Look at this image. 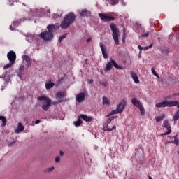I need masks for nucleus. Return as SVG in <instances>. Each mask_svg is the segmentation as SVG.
Here are the masks:
<instances>
[{"label": "nucleus", "mask_w": 179, "mask_h": 179, "mask_svg": "<svg viewBox=\"0 0 179 179\" xmlns=\"http://www.w3.org/2000/svg\"><path fill=\"white\" fill-rule=\"evenodd\" d=\"M76 20V16L73 12H70L65 15L63 21L60 24L62 29H68Z\"/></svg>", "instance_id": "nucleus-1"}, {"label": "nucleus", "mask_w": 179, "mask_h": 179, "mask_svg": "<svg viewBox=\"0 0 179 179\" xmlns=\"http://www.w3.org/2000/svg\"><path fill=\"white\" fill-rule=\"evenodd\" d=\"M38 100H39V101H45V103H46L45 105H43L42 106L43 110H44V111H48L50 107H51V104H52L53 106H57V104H59V103H61L62 101V100H59L57 101H53L52 102L51 99L44 95H42L39 97H38Z\"/></svg>", "instance_id": "nucleus-2"}, {"label": "nucleus", "mask_w": 179, "mask_h": 179, "mask_svg": "<svg viewBox=\"0 0 179 179\" xmlns=\"http://www.w3.org/2000/svg\"><path fill=\"white\" fill-rule=\"evenodd\" d=\"M110 30L112 31V37L116 45H120V29L117 27L115 23L110 24Z\"/></svg>", "instance_id": "nucleus-3"}, {"label": "nucleus", "mask_w": 179, "mask_h": 179, "mask_svg": "<svg viewBox=\"0 0 179 179\" xmlns=\"http://www.w3.org/2000/svg\"><path fill=\"white\" fill-rule=\"evenodd\" d=\"M117 117L115 116H111L110 117L106 122L103 125V131H105L106 132H111V131H117V127L115 125H113L111 128L109 127L108 125L111 124V121H113L115 120Z\"/></svg>", "instance_id": "nucleus-4"}, {"label": "nucleus", "mask_w": 179, "mask_h": 179, "mask_svg": "<svg viewBox=\"0 0 179 179\" xmlns=\"http://www.w3.org/2000/svg\"><path fill=\"white\" fill-rule=\"evenodd\" d=\"M178 104L177 101H164L161 103H156L155 107L157 108H162L164 107H176Z\"/></svg>", "instance_id": "nucleus-5"}, {"label": "nucleus", "mask_w": 179, "mask_h": 179, "mask_svg": "<svg viewBox=\"0 0 179 179\" xmlns=\"http://www.w3.org/2000/svg\"><path fill=\"white\" fill-rule=\"evenodd\" d=\"M40 37L42 40H45V41H50V40H52V38H54V34H51L48 31H44L40 34Z\"/></svg>", "instance_id": "nucleus-6"}, {"label": "nucleus", "mask_w": 179, "mask_h": 179, "mask_svg": "<svg viewBox=\"0 0 179 179\" xmlns=\"http://www.w3.org/2000/svg\"><path fill=\"white\" fill-rule=\"evenodd\" d=\"M99 16L103 22H113L115 20V17L108 15V14L99 13Z\"/></svg>", "instance_id": "nucleus-7"}, {"label": "nucleus", "mask_w": 179, "mask_h": 179, "mask_svg": "<svg viewBox=\"0 0 179 179\" xmlns=\"http://www.w3.org/2000/svg\"><path fill=\"white\" fill-rule=\"evenodd\" d=\"M7 58L11 62V64H15L16 62V52H15L13 50H10L7 54Z\"/></svg>", "instance_id": "nucleus-8"}, {"label": "nucleus", "mask_w": 179, "mask_h": 179, "mask_svg": "<svg viewBox=\"0 0 179 179\" xmlns=\"http://www.w3.org/2000/svg\"><path fill=\"white\" fill-rule=\"evenodd\" d=\"M164 128H166L168 130L166 132L162 134V135H170V133L171 132V126L170 125V122H169V120H165L163 122Z\"/></svg>", "instance_id": "nucleus-9"}, {"label": "nucleus", "mask_w": 179, "mask_h": 179, "mask_svg": "<svg viewBox=\"0 0 179 179\" xmlns=\"http://www.w3.org/2000/svg\"><path fill=\"white\" fill-rule=\"evenodd\" d=\"M127 106V100L123 99L122 101L117 106L116 109L119 110L120 113H122L124 111V109L125 108V106Z\"/></svg>", "instance_id": "nucleus-10"}, {"label": "nucleus", "mask_w": 179, "mask_h": 179, "mask_svg": "<svg viewBox=\"0 0 179 179\" xmlns=\"http://www.w3.org/2000/svg\"><path fill=\"white\" fill-rule=\"evenodd\" d=\"M99 45L101 47V50L102 51V55L105 59H107L108 58V54H107V50L106 49V47H104V45H103V43H100Z\"/></svg>", "instance_id": "nucleus-11"}, {"label": "nucleus", "mask_w": 179, "mask_h": 179, "mask_svg": "<svg viewBox=\"0 0 179 179\" xmlns=\"http://www.w3.org/2000/svg\"><path fill=\"white\" fill-rule=\"evenodd\" d=\"M76 99L78 103H83L85 101V92L78 93Z\"/></svg>", "instance_id": "nucleus-12"}, {"label": "nucleus", "mask_w": 179, "mask_h": 179, "mask_svg": "<svg viewBox=\"0 0 179 179\" xmlns=\"http://www.w3.org/2000/svg\"><path fill=\"white\" fill-rule=\"evenodd\" d=\"M80 118H82L85 122H92V121H93L92 116H87L85 114L80 115Z\"/></svg>", "instance_id": "nucleus-13"}, {"label": "nucleus", "mask_w": 179, "mask_h": 179, "mask_svg": "<svg viewBox=\"0 0 179 179\" xmlns=\"http://www.w3.org/2000/svg\"><path fill=\"white\" fill-rule=\"evenodd\" d=\"M24 131V126L22 124V122H18L17 127L15 130V134H20V132H23Z\"/></svg>", "instance_id": "nucleus-14"}, {"label": "nucleus", "mask_w": 179, "mask_h": 179, "mask_svg": "<svg viewBox=\"0 0 179 179\" xmlns=\"http://www.w3.org/2000/svg\"><path fill=\"white\" fill-rule=\"evenodd\" d=\"M131 103L135 107H137V108H139L140 107H142V103L139 100H138L136 98H133L131 99Z\"/></svg>", "instance_id": "nucleus-15"}, {"label": "nucleus", "mask_w": 179, "mask_h": 179, "mask_svg": "<svg viewBox=\"0 0 179 179\" xmlns=\"http://www.w3.org/2000/svg\"><path fill=\"white\" fill-rule=\"evenodd\" d=\"M48 31L52 34L57 30V26L55 24H50L47 27Z\"/></svg>", "instance_id": "nucleus-16"}, {"label": "nucleus", "mask_w": 179, "mask_h": 179, "mask_svg": "<svg viewBox=\"0 0 179 179\" xmlns=\"http://www.w3.org/2000/svg\"><path fill=\"white\" fill-rule=\"evenodd\" d=\"M110 62L112 63V66H114V68H116V69H120V70L124 69V67H122V66L118 65V64H117V62H115V60L110 59Z\"/></svg>", "instance_id": "nucleus-17"}, {"label": "nucleus", "mask_w": 179, "mask_h": 179, "mask_svg": "<svg viewBox=\"0 0 179 179\" xmlns=\"http://www.w3.org/2000/svg\"><path fill=\"white\" fill-rule=\"evenodd\" d=\"M131 76L135 83H139V77H138V75H136L135 72L131 71Z\"/></svg>", "instance_id": "nucleus-18"}, {"label": "nucleus", "mask_w": 179, "mask_h": 179, "mask_svg": "<svg viewBox=\"0 0 179 179\" xmlns=\"http://www.w3.org/2000/svg\"><path fill=\"white\" fill-rule=\"evenodd\" d=\"M80 16L89 17L90 16V12L87 10H82L80 13Z\"/></svg>", "instance_id": "nucleus-19"}, {"label": "nucleus", "mask_w": 179, "mask_h": 179, "mask_svg": "<svg viewBox=\"0 0 179 179\" xmlns=\"http://www.w3.org/2000/svg\"><path fill=\"white\" fill-rule=\"evenodd\" d=\"M1 120L2 121L1 127H2L3 128V127L6 126L8 120H6V117H5V116H0V121Z\"/></svg>", "instance_id": "nucleus-20"}, {"label": "nucleus", "mask_w": 179, "mask_h": 179, "mask_svg": "<svg viewBox=\"0 0 179 179\" xmlns=\"http://www.w3.org/2000/svg\"><path fill=\"white\" fill-rule=\"evenodd\" d=\"M65 97V92H59L56 94L57 99H64Z\"/></svg>", "instance_id": "nucleus-21"}, {"label": "nucleus", "mask_w": 179, "mask_h": 179, "mask_svg": "<svg viewBox=\"0 0 179 179\" xmlns=\"http://www.w3.org/2000/svg\"><path fill=\"white\" fill-rule=\"evenodd\" d=\"M55 85V84L54 83L47 82L45 83V88L47 90H50V89H52V87H54Z\"/></svg>", "instance_id": "nucleus-22"}, {"label": "nucleus", "mask_w": 179, "mask_h": 179, "mask_svg": "<svg viewBox=\"0 0 179 179\" xmlns=\"http://www.w3.org/2000/svg\"><path fill=\"white\" fill-rule=\"evenodd\" d=\"M80 115L78 116V120L74 122L75 127H80V124H83L82 120H80Z\"/></svg>", "instance_id": "nucleus-23"}, {"label": "nucleus", "mask_w": 179, "mask_h": 179, "mask_svg": "<svg viewBox=\"0 0 179 179\" xmlns=\"http://www.w3.org/2000/svg\"><path fill=\"white\" fill-rule=\"evenodd\" d=\"M103 104L104 106H109L110 105V100L106 96L103 97Z\"/></svg>", "instance_id": "nucleus-24"}, {"label": "nucleus", "mask_w": 179, "mask_h": 179, "mask_svg": "<svg viewBox=\"0 0 179 179\" xmlns=\"http://www.w3.org/2000/svg\"><path fill=\"white\" fill-rule=\"evenodd\" d=\"M178 120H179V110L173 116V121H174L175 122L176 121H178Z\"/></svg>", "instance_id": "nucleus-25"}, {"label": "nucleus", "mask_w": 179, "mask_h": 179, "mask_svg": "<svg viewBox=\"0 0 179 179\" xmlns=\"http://www.w3.org/2000/svg\"><path fill=\"white\" fill-rule=\"evenodd\" d=\"M24 70V69L23 67H20L18 70V73L17 76L22 79V76H23V71Z\"/></svg>", "instance_id": "nucleus-26"}, {"label": "nucleus", "mask_w": 179, "mask_h": 179, "mask_svg": "<svg viewBox=\"0 0 179 179\" xmlns=\"http://www.w3.org/2000/svg\"><path fill=\"white\" fill-rule=\"evenodd\" d=\"M166 115L164 114H162L161 116H157L155 117L156 122H159V121H162V120H164Z\"/></svg>", "instance_id": "nucleus-27"}, {"label": "nucleus", "mask_w": 179, "mask_h": 179, "mask_svg": "<svg viewBox=\"0 0 179 179\" xmlns=\"http://www.w3.org/2000/svg\"><path fill=\"white\" fill-rule=\"evenodd\" d=\"M113 69V64L111 63V60L106 64V71H111Z\"/></svg>", "instance_id": "nucleus-28"}, {"label": "nucleus", "mask_w": 179, "mask_h": 179, "mask_svg": "<svg viewBox=\"0 0 179 179\" xmlns=\"http://www.w3.org/2000/svg\"><path fill=\"white\" fill-rule=\"evenodd\" d=\"M120 110H117L116 108V110H113L110 112V113L108 115V117H110V115H114L115 114H120Z\"/></svg>", "instance_id": "nucleus-29"}, {"label": "nucleus", "mask_w": 179, "mask_h": 179, "mask_svg": "<svg viewBox=\"0 0 179 179\" xmlns=\"http://www.w3.org/2000/svg\"><path fill=\"white\" fill-rule=\"evenodd\" d=\"M22 61L29 62V61H30V57H29L27 55H24L22 56Z\"/></svg>", "instance_id": "nucleus-30"}, {"label": "nucleus", "mask_w": 179, "mask_h": 179, "mask_svg": "<svg viewBox=\"0 0 179 179\" xmlns=\"http://www.w3.org/2000/svg\"><path fill=\"white\" fill-rule=\"evenodd\" d=\"M107 1L112 5H117V3L120 2V0H107Z\"/></svg>", "instance_id": "nucleus-31"}, {"label": "nucleus", "mask_w": 179, "mask_h": 179, "mask_svg": "<svg viewBox=\"0 0 179 179\" xmlns=\"http://www.w3.org/2000/svg\"><path fill=\"white\" fill-rule=\"evenodd\" d=\"M13 64H15V63H12V62H10L8 64H7L4 66V67H3L4 69H8L10 68V66H12V65H13Z\"/></svg>", "instance_id": "nucleus-32"}, {"label": "nucleus", "mask_w": 179, "mask_h": 179, "mask_svg": "<svg viewBox=\"0 0 179 179\" xmlns=\"http://www.w3.org/2000/svg\"><path fill=\"white\" fill-rule=\"evenodd\" d=\"M140 111H141V115H145V108H143V106H141L140 108H138Z\"/></svg>", "instance_id": "nucleus-33"}, {"label": "nucleus", "mask_w": 179, "mask_h": 179, "mask_svg": "<svg viewBox=\"0 0 179 179\" xmlns=\"http://www.w3.org/2000/svg\"><path fill=\"white\" fill-rule=\"evenodd\" d=\"M66 34H64L63 35H62L59 38V43H61L64 40V38H66Z\"/></svg>", "instance_id": "nucleus-34"}, {"label": "nucleus", "mask_w": 179, "mask_h": 179, "mask_svg": "<svg viewBox=\"0 0 179 179\" xmlns=\"http://www.w3.org/2000/svg\"><path fill=\"white\" fill-rule=\"evenodd\" d=\"M152 73L155 75V76L159 77V74L155 71V68L152 67L151 69Z\"/></svg>", "instance_id": "nucleus-35"}, {"label": "nucleus", "mask_w": 179, "mask_h": 179, "mask_svg": "<svg viewBox=\"0 0 179 179\" xmlns=\"http://www.w3.org/2000/svg\"><path fill=\"white\" fill-rule=\"evenodd\" d=\"M152 47H153V43H151L150 45L146 46V47H143L142 50H149V48H152Z\"/></svg>", "instance_id": "nucleus-36"}, {"label": "nucleus", "mask_w": 179, "mask_h": 179, "mask_svg": "<svg viewBox=\"0 0 179 179\" xmlns=\"http://www.w3.org/2000/svg\"><path fill=\"white\" fill-rule=\"evenodd\" d=\"M174 142H175V145H178L179 140H178V138H177V135L175 136V137H174Z\"/></svg>", "instance_id": "nucleus-37"}, {"label": "nucleus", "mask_w": 179, "mask_h": 179, "mask_svg": "<svg viewBox=\"0 0 179 179\" xmlns=\"http://www.w3.org/2000/svg\"><path fill=\"white\" fill-rule=\"evenodd\" d=\"M122 43H125V29L123 31Z\"/></svg>", "instance_id": "nucleus-38"}, {"label": "nucleus", "mask_w": 179, "mask_h": 179, "mask_svg": "<svg viewBox=\"0 0 179 179\" xmlns=\"http://www.w3.org/2000/svg\"><path fill=\"white\" fill-rule=\"evenodd\" d=\"M149 36V32H145L141 35V37H148Z\"/></svg>", "instance_id": "nucleus-39"}, {"label": "nucleus", "mask_w": 179, "mask_h": 179, "mask_svg": "<svg viewBox=\"0 0 179 179\" xmlns=\"http://www.w3.org/2000/svg\"><path fill=\"white\" fill-rule=\"evenodd\" d=\"M54 170V166L48 169V173H51Z\"/></svg>", "instance_id": "nucleus-40"}, {"label": "nucleus", "mask_w": 179, "mask_h": 179, "mask_svg": "<svg viewBox=\"0 0 179 179\" xmlns=\"http://www.w3.org/2000/svg\"><path fill=\"white\" fill-rule=\"evenodd\" d=\"M27 66H28V68H30V66H31V62H30V60L29 62H27Z\"/></svg>", "instance_id": "nucleus-41"}, {"label": "nucleus", "mask_w": 179, "mask_h": 179, "mask_svg": "<svg viewBox=\"0 0 179 179\" xmlns=\"http://www.w3.org/2000/svg\"><path fill=\"white\" fill-rule=\"evenodd\" d=\"M59 160H61V159L59 158V157H56V158H55V162H56V163H59Z\"/></svg>", "instance_id": "nucleus-42"}, {"label": "nucleus", "mask_w": 179, "mask_h": 179, "mask_svg": "<svg viewBox=\"0 0 179 179\" xmlns=\"http://www.w3.org/2000/svg\"><path fill=\"white\" fill-rule=\"evenodd\" d=\"M16 141H13L9 143L8 146H13V145H15Z\"/></svg>", "instance_id": "nucleus-43"}, {"label": "nucleus", "mask_w": 179, "mask_h": 179, "mask_svg": "<svg viewBox=\"0 0 179 179\" xmlns=\"http://www.w3.org/2000/svg\"><path fill=\"white\" fill-rule=\"evenodd\" d=\"M93 82H94L93 79L88 80V83H90V85H92V83H93Z\"/></svg>", "instance_id": "nucleus-44"}, {"label": "nucleus", "mask_w": 179, "mask_h": 179, "mask_svg": "<svg viewBox=\"0 0 179 179\" xmlns=\"http://www.w3.org/2000/svg\"><path fill=\"white\" fill-rule=\"evenodd\" d=\"M99 85H101V86H106V83H104V82H99Z\"/></svg>", "instance_id": "nucleus-45"}, {"label": "nucleus", "mask_w": 179, "mask_h": 179, "mask_svg": "<svg viewBox=\"0 0 179 179\" xmlns=\"http://www.w3.org/2000/svg\"><path fill=\"white\" fill-rule=\"evenodd\" d=\"M138 48L140 49V51H142V50H143V47L141 46V45H138Z\"/></svg>", "instance_id": "nucleus-46"}, {"label": "nucleus", "mask_w": 179, "mask_h": 179, "mask_svg": "<svg viewBox=\"0 0 179 179\" xmlns=\"http://www.w3.org/2000/svg\"><path fill=\"white\" fill-rule=\"evenodd\" d=\"M40 122H41L40 120H37L35 121V124H40Z\"/></svg>", "instance_id": "nucleus-47"}, {"label": "nucleus", "mask_w": 179, "mask_h": 179, "mask_svg": "<svg viewBox=\"0 0 179 179\" xmlns=\"http://www.w3.org/2000/svg\"><path fill=\"white\" fill-rule=\"evenodd\" d=\"M90 41H92V38L87 39V43H90Z\"/></svg>", "instance_id": "nucleus-48"}, {"label": "nucleus", "mask_w": 179, "mask_h": 179, "mask_svg": "<svg viewBox=\"0 0 179 179\" xmlns=\"http://www.w3.org/2000/svg\"><path fill=\"white\" fill-rule=\"evenodd\" d=\"M47 13H48V16H50V15H51V13L50 12V10H47Z\"/></svg>", "instance_id": "nucleus-49"}, {"label": "nucleus", "mask_w": 179, "mask_h": 179, "mask_svg": "<svg viewBox=\"0 0 179 179\" xmlns=\"http://www.w3.org/2000/svg\"><path fill=\"white\" fill-rule=\"evenodd\" d=\"M60 156H64V152L60 151Z\"/></svg>", "instance_id": "nucleus-50"}, {"label": "nucleus", "mask_w": 179, "mask_h": 179, "mask_svg": "<svg viewBox=\"0 0 179 179\" xmlns=\"http://www.w3.org/2000/svg\"><path fill=\"white\" fill-rule=\"evenodd\" d=\"M141 54H142V51H141V50H140V52H139V56H138L139 57H141Z\"/></svg>", "instance_id": "nucleus-51"}, {"label": "nucleus", "mask_w": 179, "mask_h": 179, "mask_svg": "<svg viewBox=\"0 0 179 179\" xmlns=\"http://www.w3.org/2000/svg\"><path fill=\"white\" fill-rule=\"evenodd\" d=\"M177 102H178V103H177V107H178V108H179V102H178V101H176Z\"/></svg>", "instance_id": "nucleus-52"}, {"label": "nucleus", "mask_w": 179, "mask_h": 179, "mask_svg": "<svg viewBox=\"0 0 179 179\" xmlns=\"http://www.w3.org/2000/svg\"><path fill=\"white\" fill-rule=\"evenodd\" d=\"M10 30H13V29H12V26H10Z\"/></svg>", "instance_id": "nucleus-53"}, {"label": "nucleus", "mask_w": 179, "mask_h": 179, "mask_svg": "<svg viewBox=\"0 0 179 179\" xmlns=\"http://www.w3.org/2000/svg\"><path fill=\"white\" fill-rule=\"evenodd\" d=\"M149 179H153V178H152L150 176H149V178H148Z\"/></svg>", "instance_id": "nucleus-54"}, {"label": "nucleus", "mask_w": 179, "mask_h": 179, "mask_svg": "<svg viewBox=\"0 0 179 179\" xmlns=\"http://www.w3.org/2000/svg\"><path fill=\"white\" fill-rule=\"evenodd\" d=\"M178 95H179V94H178Z\"/></svg>", "instance_id": "nucleus-55"}]
</instances>
